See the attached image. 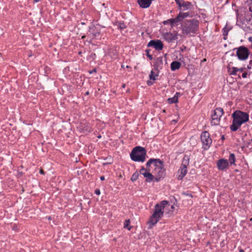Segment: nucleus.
<instances>
[{
    "label": "nucleus",
    "mask_w": 252,
    "mask_h": 252,
    "mask_svg": "<svg viewBox=\"0 0 252 252\" xmlns=\"http://www.w3.org/2000/svg\"><path fill=\"white\" fill-rule=\"evenodd\" d=\"M232 123L230 126V129L232 131H237L241 125L249 120V115L246 112L236 110L232 114Z\"/></svg>",
    "instance_id": "nucleus-1"
},
{
    "label": "nucleus",
    "mask_w": 252,
    "mask_h": 252,
    "mask_svg": "<svg viewBox=\"0 0 252 252\" xmlns=\"http://www.w3.org/2000/svg\"><path fill=\"white\" fill-rule=\"evenodd\" d=\"M170 204L168 201L163 200L155 206L154 213L150 217L148 223L150 225H155L163 217L164 209L169 207Z\"/></svg>",
    "instance_id": "nucleus-2"
},
{
    "label": "nucleus",
    "mask_w": 252,
    "mask_h": 252,
    "mask_svg": "<svg viewBox=\"0 0 252 252\" xmlns=\"http://www.w3.org/2000/svg\"><path fill=\"white\" fill-rule=\"evenodd\" d=\"M153 164L154 169L152 170V173L156 176V179L158 181L160 179L165 176V170L163 167V162L160 159L150 158L146 163V166L150 167Z\"/></svg>",
    "instance_id": "nucleus-3"
},
{
    "label": "nucleus",
    "mask_w": 252,
    "mask_h": 252,
    "mask_svg": "<svg viewBox=\"0 0 252 252\" xmlns=\"http://www.w3.org/2000/svg\"><path fill=\"white\" fill-rule=\"evenodd\" d=\"M198 28V21L195 19L188 20L185 22L182 27V32L187 35L195 34L197 32Z\"/></svg>",
    "instance_id": "nucleus-4"
},
{
    "label": "nucleus",
    "mask_w": 252,
    "mask_h": 252,
    "mask_svg": "<svg viewBox=\"0 0 252 252\" xmlns=\"http://www.w3.org/2000/svg\"><path fill=\"white\" fill-rule=\"evenodd\" d=\"M147 155L146 150L143 147L138 146L132 150L130 154L131 159L134 161L144 162Z\"/></svg>",
    "instance_id": "nucleus-5"
},
{
    "label": "nucleus",
    "mask_w": 252,
    "mask_h": 252,
    "mask_svg": "<svg viewBox=\"0 0 252 252\" xmlns=\"http://www.w3.org/2000/svg\"><path fill=\"white\" fill-rule=\"evenodd\" d=\"M236 55L239 60L245 61L248 58L250 55V51L249 49L243 46H240L238 48H236Z\"/></svg>",
    "instance_id": "nucleus-6"
},
{
    "label": "nucleus",
    "mask_w": 252,
    "mask_h": 252,
    "mask_svg": "<svg viewBox=\"0 0 252 252\" xmlns=\"http://www.w3.org/2000/svg\"><path fill=\"white\" fill-rule=\"evenodd\" d=\"M223 114V109L220 107L217 108L212 115L211 124L212 125L217 126L219 124L220 118Z\"/></svg>",
    "instance_id": "nucleus-7"
},
{
    "label": "nucleus",
    "mask_w": 252,
    "mask_h": 252,
    "mask_svg": "<svg viewBox=\"0 0 252 252\" xmlns=\"http://www.w3.org/2000/svg\"><path fill=\"white\" fill-rule=\"evenodd\" d=\"M140 173L142 174L144 177L146 178L147 182H151L154 179V175L152 173V171L150 167L146 166L145 168L144 167H142L140 170Z\"/></svg>",
    "instance_id": "nucleus-8"
},
{
    "label": "nucleus",
    "mask_w": 252,
    "mask_h": 252,
    "mask_svg": "<svg viewBox=\"0 0 252 252\" xmlns=\"http://www.w3.org/2000/svg\"><path fill=\"white\" fill-rule=\"evenodd\" d=\"M201 140L203 143L204 149H207L209 147L210 145L212 143V139L210 137L209 133L206 131H204L201 135Z\"/></svg>",
    "instance_id": "nucleus-9"
},
{
    "label": "nucleus",
    "mask_w": 252,
    "mask_h": 252,
    "mask_svg": "<svg viewBox=\"0 0 252 252\" xmlns=\"http://www.w3.org/2000/svg\"><path fill=\"white\" fill-rule=\"evenodd\" d=\"M148 47H153L156 50H161L163 47L162 42L160 40H152L148 44Z\"/></svg>",
    "instance_id": "nucleus-10"
},
{
    "label": "nucleus",
    "mask_w": 252,
    "mask_h": 252,
    "mask_svg": "<svg viewBox=\"0 0 252 252\" xmlns=\"http://www.w3.org/2000/svg\"><path fill=\"white\" fill-rule=\"evenodd\" d=\"M229 167V163L226 159H220L217 161V167L219 170H224Z\"/></svg>",
    "instance_id": "nucleus-11"
},
{
    "label": "nucleus",
    "mask_w": 252,
    "mask_h": 252,
    "mask_svg": "<svg viewBox=\"0 0 252 252\" xmlns=\"http://www.w3.org/2000/svg\"><path fill=\"white\" fill-rule=\"evenodd\" d=\"M77 128L79 131L84 133H87L91 131V127L89 124L86 123H82L78 126Z\"/></svg>",
    "instance_id": "nucleus-12"
},
{
    "label": "nucleus",
    "mask_w": 252,
    "mask_h": 252,
    "mask_svg": "<svg viewBox=\"0 0 252 252\" xmlns=\"http://www.w3.org/2000/svg\"><path fill=\"white\" fill-rule=\"evenodd\" d=\"M89 32L92 35V38H97L100 34V30L94 25L90 27Z\"/></svg>",
    "instance_id": "nucleus-13"
},
{
    "label": "nucleus",
    "mask_w": 252,
    "mask_h": 252,
    "mask_svg": "<svg viewBox=\"0 0 252 252\" xmlns=\"http://www.w3.org/2000/svg\"><path fill=\"white\" fill-rule=\"evenodd\" d=\"M187 173V167L182 166L178 170V173L180 174L178 177V180H182Z\"/></svg>",
    "instance_id": "nucleus-14"
},
{
    "label": "nucleus",
    "mask_w": 252,
    "mask_h": 252,
    "mask_svg": "<svg viewBox=\"0 0 252 252\" xmlns=\"http://www.w3.org/2000/svg\"><path fill=\"white\" fill-rule=\"evenodd\" d=\"M181 66V63L179 62L174 61L171 63V69L172 71H174L179 69Z\"/></svg>",
    "instance_id": "nucleus-15"
},
{
    "label": "nucleus",
    "mask_w": 252,
    "mask_h": 252,
    "mask_svg": "<svg viewBox=\"0 0 252 252\" xmlns=\"http://www.w3.org/2000/svg\"><path fill=\"white\" fill-rule=\"evenodd\" d=\"M180 94V93H176L175 95L171 98H168V101L169 103H174L178 102V96Z\"/></svg>",
    "instance_id": "nucleus-16"
},
{
    "label": "nucleus",
    "mask_w": 252,
    "mask_h": 252,
    "mask_svg": "<svg viewBox=\"0 0 252 252\" xmlns=\"http://www.w3.org/2000/svg\"><path fill=\"white\" fill-rule=\"evenodd\" d=\"M180 22V20L179 18H178V16L174 18V19H170L167 20V21H165L163 22L164 24H166V23H169L171 25H173L174 24L177 23L178 22Z\"/></svg>",
    "instance_id": "nucleus-17"
},
{
    "label": "nucleus",
    "mask_w": 252,
    "mask_h": 252,
    "mask_svg": "<svg viewBox=\"0 0 252 252\" xmlns=\"http://www.w3.org/2000/svg\"><path fill=\"white\" fill-rule=\"evenodd\" d=\"M228 72L230 75H237V70H238V68L236 67H228Z\"/></svg>",
    "instance_id": "nucleus-18"
},
{
    "label": "nucleus",
    "mask_w": 252,
    "mask_h": 252,
    "mask_svg": "<svg viewBox=\"0 0 252 252\" xmlns=\"http://www.w3.org/2000/svg\"><path fill=\"white\" fill-rule=\"evenodd\" d=\"M189 162V158L188 156L185 155L183 158L182 166L187 167Z\"/></svg>",
    "instance_id": "nucleus-19"
},
{
    "label": "nucleus",
    "mask_w": 252,
    "mask_h": 252,
    "mask_svg": "<svg viewBox=\"0 0 252 252\" xmlns=\"http://www.w3.org/2000/svg\"><path fill=\"white\" fill-rule=\"evenodd\" d=\"M189 15V13L188 12L183 13L180 12L178 15V18L179 19L180 21H182L183 19L187 17Z\"/></svg>",
    "instance_id": "nucleus-20"
},
{
    "label": "nucleus",
    "mask_w": 252,
    "mask_h": 252,
    "mask_svg": "<svg viewBox=\"0 0 252 252\" xmlns=\"http://www.w3.org/2000/svg\"><path fill=\"white\" fill-rule=\"evenodd\" d=\"M229 161L230 164H235V156L234 154H230L229 158Z\"/></svg>",
    "instance_id": "nucleus-21"
},
{
    "label": "nucleus",
    "mask_w": 252,
    "mask_h": 252,
    "mask_svg": "<svg viewBox=\"0 0 252 252\" xmlns=\"http://www.w3.org/2000/svg\"><path fill=\"white\" fill-rule=\"evenodd\" d=\"M158 74H156L153 70H152L151 71V73L149 75L150 80H152L153 81H155L156 80V77L158 76Z\"/></svg>",
    "instance_id": "nucleus-22"
},
{
    "label": "nucleus",
    "mask_w": 252,
    "mask_h": 252,
    "mask_svg": "<svg viewBox=\"0 0 252 252\" xmlns=\"http://www.w3.org/2000/svg\"><path fill=\"white\" fill-rule=\"evenodd\" d=\"M130 224V220L129 219L126 220L124 222V226L125 228H127L128 230H130L131 229V226H129Z\"/></svg>",
    "instance_id": "nucleus-23"
},
{
    "label": "nucleus",
    "mask_w": 252,
    "mask_h": 252,
    "mask_svg": "<svg viewBox=\"0 0 252 252\" xmlns=\"http://www.w3.org/2000/svg\"><path fill=\"white\" fill-rule=\"evenodd\" d=\"M139 176V173L137 172H135L133 174V175L131 177V180L132 182L135 181L137 180Z\"/></svg>",
    "instance_id": "nucleus-24"
},
{
    "label": "nucleus",
    "mask_w": 252,
    "mask_h": 252,
    "mask_svg": "<svg viewBox=\"0 0 252 252\" xmlns=\"http://www.w3.org/2000/svg\"><path fill=\"white\" fill-rule=\"evenodd\" d=\"M112 159L111 157L107 158L104 159V162H103L104 165H107L111 164L112 162Z\"/></svg>",
    "instance_id": "nucleus-25"
},
{
    "label": "nucleus",
    "mask_w": 252,
    "mask_h": 252,
    "mask_svg": "<svg viewBox=\"0 0 252 252\" xmlns=\"http://www.w3.org/2000/svg\"><path fill=\"white\" fill-rule=\"evenodd\" d=\"M157 63L162 64V59L161 57L157 58L156 61Z\"/></svg>",
    "instance_id": "nucleus-26"
},
{
    "label": "nucleus",
    "mask_w": 252,
    "mask_h": 252,
    "mask_svg": "<svg viewBox=\"0 0 252 252\" xmlns=\"http://www.w3.org/2000/svg\"><path fill=\"white\" fill-rule=\"evenodd\" d=\"M119 28L120 29H124L126 28V26L125 25V24L124 23H120L119 24Z\"/></svg>",
    "instance_id": "nucleus-27"
},
{
    "label": "nucleus",
    "mask_w": 252,
    "mask_h": 252,
    "mask_svg": "<svg viewBox=\"0 0 252 252\" xmlns=\"http://www.w3.org/2000/svg\"><path fill=\"white\" fill-rule=\"evenodd\" d=\"M166 36L169 38H170V40H172L173 39V36L172 34L171 33H167L166 34Z\"/></svg>",
    "instance_id": "nucleus-28"
},
{
    "label": "nucleus",
    "mask_w": 252,
    "mask_h": 252,
    "mask_svg": "<svg viewBox=\"0 0 252 252\" xmlns=\"http://www.w3.org/2000/svg\"><path fill=\"white\" fill-rule=\"evenodd\" d=\"M146 52H147V55L149 58V59L150 60H152L153 59L152 56L149 54V50H146Z\"/></svg>",
    "instance_id": "nucleus-29"
},
{
    "label": "nucleus",
    "mask_w": 252,
    "mask_h": 252,
    "mask_svg": "<svg viewBox=\"0 0 252 252\" xmlns=\"http://www.w3.org/2000/svg\"><path fill=\"white\" fill-rule=\"evenodd\" d=\"M95 193L97 195H99L100 193V190L99 189H96L94 191Z\"/></svg>",
    "instance_id": "nucleus-30"
},
{
    "label": "nucleus",
    "mask_w": 252,
    "mask_h": 252,
    "mask_svg": "<svg viewBox=\"0 0 252 252\" xmlns=\"http://www.w3.org/2000/svg\"><path fill=\"white\" fill-rule=\"evenodd\" d=\"M247 72H244L243 74H242V77L244 78H245L247 77Z\"/></svg>",
    "instance_id": "nucleus-31"
},
{
    "label": "nucleus",
    "mask_w": 252,
    "mask_h": 252,
    "mask_svg": "<svg viewBox=\"0 0 252 252\" xmlns=\"http://www.w3.org/2000/svg\"><path fill=\"white\" fill-rule=\"evenodd\" d=\"M245 68H243V67H241V68H238V70H237V72L238 71H240V72H242L243 71V70H244Z\"/></svg>",
    "instance_id": "nucleus-32"
},
{
    "label": "nucleus",
    "mask_w": 252,
    "mask_h": 252,
    "mask_svg": "<svg viewBox=\"0 0 252 252\" xmlns=\"http://www.w3.org/2000/svg\"><path fill=\"white\" fill-rule=\"evenodd\" d=\"M175 1L180 6H181V1H182V0H175Z\"/></svg>",
    "instance_id": "nucleus-33"
},
{
    "label": "nucleus",
    "mask_w": 252,
    "mask_h": 252,
    "mask_svg": "<svg viewBox=\"0 0 252 252\" xmlns=\"http://www.w3.org/2000/svg\"><path fill=\"white\" fill-rule=\"evenodd\" d=\"M39 173L43 175L45 174V172L42 169H40Z\"/></svg>",
    "instance_id": "nucleus-34"
},
{
    "label": "nucleus",
    "mask_w": 252,
    "mask_h": 252,
    "mask_svg": "<svg viewBox=\"0 0 252 252\" xmlns=\"http://www.w3.org/2000/svg\"><path fill=\"white\" fill-rule=\"evenodd\" d=\"M147 84L149 86L152 85L153 84L152 82H150L149 81L147 82Z\"/></svg>",
    "instance_id": "nucleus-35"
},
{
    "label": "nucleus",
    "mask_w": 252,
    "mask_h": 252,
    "mask_svg": "<svg viewBox=\"0 0 252 252\" xmlns=\"http://www.w3.org/2000/svg\"><path fill=\"white\" fill-rule=\"evenodd\" d=\"M100 179L101 181H103L105 179V178L104 176H101Z\"/></svg>",
    "instance_id": "nucleus-36"
},
{
    "label": "nucleus",
    "mask_w": 252,
    "mask_h": 252,
    "mask_svg": "<svg viewBox=\"0 0 252 252\" xmlns=\"http://www.w3.org/2000/svg\"><path fill=\"white\" fill-rule=\"evenodd\" d=\"M170 206V207L172 209H174V207L173 205H171V206H169V207H167V208L168 207H169Z\"/></svg>",
    "instance_id": "nucleus-37"
},
{
    "label": "nucleus",
    "mask_w": 252,
    "mask_h": 252,
    "mask_svg": "<svg viewBox=\"0 0 252 252\" xmlns=\"http://www.w3.org/2000/svg\"><path fill=\"white\" fill-rule=\"evenodd\" d=\"M95 71H95V69H94L92 71H90V73H92L93 72H95Z\"/></svg>",
    "instance_id": "nucleus-38"
},
{
    "label": "nucleus",
    "mask_w": 252,
    "mask_h": 252,
    "mask_svg": "<svg viewBox=\"0 0 252 252\" xmlns=\"http://www.w3.org/2000/svg\"><path fill=\"white\" fill-rule=\"evenodd\" d=\"M249 10L250 11L252 12V6H250V8H249Z\"/></svg>",
    "instance_id": "nucleus-39"
},
{
    "label": "nucleus",
    "mask_w": 252,
    "mask_h": 252,
    "mask_svg": "<svg viewBox=\"0 0 252 252\" xmlns=\"http://www.w3.org/2000/svg\"><path fill=\"white\" fill-rule=\"evenodd\" d=\"M249 64H250V65H251V66L252 65V60H251V61H250V62H249Z\"/></svg>",
    "instance_id": "nucleus-40"
},
{
    "label": "nucleus",
    "mask_w": 252,
    "mask_h": 252,
    "mask_svg": "<svg viewBox=\"0 0 252 252\" xmlns=\"http://www.w3.org/2000/svg\"><path fill=\"white\" fill-rule=\"evenodd\" d=\"M247 68L248 69H251V65H250V64H249L248 66H247Z\"/></svg>",
    "instance_id": "nucleus-41"
},
{
    "label": "nucleus",
    "mask_w": 252,
    "mask_h": 252,
    "mask_svg": "<svg viewBox=\"0 0 252 252\" xmlns=\"http://www.w3.org/2000/svg\"><path fill=\"white\" fill-rule=\"evenodd\" d=\"M224 139H225V138H224V135H222V136H221V139H222V140H224Z\"/></svg>",
    "instance_id": "nucleus-42"
},
{
    "label": "nucleus",
    "mask_w": 252,
    "mask_h": 252,
    "mask_svg": "<svg viewBox=\"0 0 252 252\" xmlns=\"http://www.w3.org/2000/svg\"><path fill=\"white\" fill-rule=\"evenodd\" d=\"M239 252H244V251L242 249L239 250Z\"/></svg>",
    "instance_id": "nucleus-43"
},
{
    "label": "nucleus",
    "mask_w": 252,
    "mask_h": 252,
    "mask_svg": "<svg viewBox=\"0 0 252 252\" xmlns=\"http://www.w3.org/2000/svg\"><path fill=\"white\" fill-rule=\"evenodd\" d=\"M188 196H189L190 197H192V195L191 194H186Z\"/></svg>",
    "instance_id": "nucleus-44"
},
{
    "label": "nucleus",
    "mask_w": 252,
    "mask_h": 252,
    "mask_svg": "<svg viewBox=\"0 0 252 252\" xmlns=\"http://www.w3.org/2000/svg\"><path fill=\"white\" fill-rule=\"evenodd\" d=\"M34 2H38L39 0H33Z\"/></svg>",
    "instance_id": "nucleus-45"
},
{
    "label": "nucleus",
    "mask_w": 252,
    "mask_h": 252,
    "mask_svg": "<svg viewBox=\"0 0 252 252\" xmlns=\"http://www.w3.org/2000/svg\"><path fill=\"white\" fill-rule=\"evenodd\" d=\"M89 94V92H87L86 93V95H88Z\"/></svg>",
    "instance_id": "nucleus-46"
},
{
    "label": "nucleus",
    "mask_w": 252,
    "mask_h": 252,
    "mask_svg": "<svg viewBox=\"0 0 252 252\" xmlns=\"http://www.w3.org/2000/svg\"><path fill=\"white\" fill-rule=\"evenodd\" d=\"M125 86H126V85H125V84H123V88H125Z\"/></svg>",
    "instance_id": "nucleus-47"
},
{
    "label": "nucleus",
    "mask_w": 252,
    "mask_h": 252,
    "mask_svg": "<svg viewBox=\"0 0 252 252\" xmlns=\"http://www.w3.org/2000/svg\"><path fill=\"white\" fill-rule=\"evenodd\" d=\"M79 55H81L82 54V52H79V53H78Z\"/></svg>",
    "instance_id": "nucleus-48"
},
{
    "label": "nucleus",
    "mask_w": 252,
    "mask_h": 252,
    "mask_svg": "<svg viewBox=\"0 0 252 252\" xmlns=\"http://www.w3.org/2000/svg\"><path fill=\"white\" fill-rule=\"evenodd\" d=\"M122 68H124V65H122Z\"/></svg>",
    "instance_id": "nucleus-49"
},
{
    "label": "nucleus",
    "mask_w": 252,
    "mask_h": 252,
    "mask_svg": "<svg viewBox=\"0 0 252 252\" xmlns=\"http://www.w3.org/2000/svg\"><path fill=\"white\" fill-rule=\"evenodd\" d=\"M48 220H51V217H48Z\"/></svg>",
    "instance_id": "nucleus-50"
},
{
    "label": "nucleus",
    "mask_w": 252,
    "mask_h": 252,
    "mask_svg": "<svg viewBox=\"0 0 252 252\" xmlns=\"http://www.w3.org/2000/svg\"><path fill=\"white\" fill-rule=\"evenodd\" d=\"M252 37L249 38V40H251Z\"/></svg>",
    "instance_id": "nucleus-51"
},
{
    "label": "nucleus",
    "mask_w": 252,
    "mask_h": 252,
    "mask_svg": "<svg viewBox=\"0 0 252 252\" xmlns=\"http://www.w3.org/2000/svg\"><path fill=\"white\" fill-rule=\"evenodd\" d=\"M163 112H165V110H163Z\"/></svg>",
    "instance_id": "nucleus-52"
},
{
    "label": "nucleus",
    "mask_w": 252,
    "mask_h": 252,
    "mask_svg": "<svg viewBox=\"0 0 252 252\" xmlns=\"http://www.w3.org/2000/svg\"><path fill=\"white\" fill-rule=\"evenodd\" d=\"M126 67V68H128L129 66L127 65Z\"/></svg>",
    "instance_id": "nucleus-53"
}]
</instances>
